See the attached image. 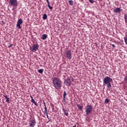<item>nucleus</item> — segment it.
I'll return each mask as SVG.
<instances>
[{"instance_id":"obj_1","label":"nucleus","mask_w":127,"mask_h":127,"mask_svg":"<svg viewBox=\"0 0 127 127\" xmlns=\"http://www.w3.org/2000/svg\"><path fill=\"white\" fill-rule=\"evenodd\" d=\"M52 81L53 82V86L55 89L59 90V89L62 88V81H61L60 78L58 77H54L52 78Z\"/></svg>"},{"instance_id":"obj_2","label":"nucleus","mask_w":127,"mask_h":127,"mask_svg":"<svg viewBox=\"0 0 127 127\" xmlns=\"http://www.w3.org/2000/svg\"><path fill=\"white\" fill-rule=\"evenodd\" d=\"M111 82H113V79L109 76H106L103 80V85L104 86H107V88H111L112 87Z\"/></svg>"},{"instance_id":"obj_3","label":"nucleus","mask_w":127,"mask_h":127,"mask_svg":"<svg viewBox=\"0 0 127 127\" xmlns=\"http://www.w3.org/2000/svg\"><path fill=\"white\" fill-rule=\"evenodd\" d=\"M92 111H93V107L91 105H87L85 109L86 115L89 116V115L92 113Z\"/></svg>"},{"instance_id":"obj_4","label":"nucleus","mask_w":127,"mask_h":127,"mask_svg":"<svg viewBox=\"0 0 127 127\" xmlns=\"http://www.w3.org/2000/svg\"><path fill=\"white\" fill-rule=\"evenodd\" d=\"M64 57L69 60L72 59V54L71 53V51L69 50L66 51L64 53Z\"/></svg>"},{"instance_id":"obj_5","label":"nucleus","mask_w":127,"mask_h":127,"mask_svg":"<svg viewBox=\"0 0 127 127\" xmlns=\"http://www.w3.org/2000/svg\"><path fill=\"white\" fill-rule=\"evenodd\" d=\"M38 48H39V46L38 44H34L32 47L30 48V50H31L32 52H35L37 51Z\"/></svg>"},{"instance_id":"obj_6","label":"nucleus","mask_w":127,"mask_h":127,"mask_svg":"<svg viewBox=\"0 0 127 127\" xmlns=\"http://www.w3.org/2000/svg\"><path fill=\"white\" fill-rule=\"evenodd\" d=\"M9 3L11 6H17L18 5L17 0H9Z\"/></svg>"},{"instance_id":"obj_7","label":"nucleus","mask_w":127,"mask_h":127,"mask_svg":"<svg viewBox=\"0 0 127 127\" xmlns=\"http://www.w3.org/2000/svg\"><path fill=\"white\" fill-rule=\"evenodd\" d=\"M72 82H73V79H70L69 78L64 80V83L66 86H71V84H72Z\"/></svg>"},{"instance_id":"obj_8","label":"nucleus","mask_w":127,"mask_h":127,"mask_svg":"<svg viewBox=\"0 0 127 127\" xmlns=\"http://www.w3.org/2000/svg\"><path fill=\"white\" fill-rule=\"evenodd\" d=\"M35 126H36V120L35 118H33L29 121V127H35Z\"/></svg>"},{"instance_id":"obj_9","label":"nucleus","mask_w":127,"mask_h":127,"mask_svg":"<svg viewBox=\"0 0 127 127\" xmlns=\"http://www.w3.org/2000/svg\"><path fill=\"white\" fill-rule=\"evenodd\" d=\"M23 21L21 18L18 19L16 24V27H18V29H21V26L20 25L22 24Z\"/></svg>"},{"instance_id":"obj_10","label":"nucleus","mask_w":127,"mask_h":127,"mask_svg":"<svg viewBox=\"0 0 127 127\" xmlns=\"http://www.w3.org/2000/svg\"><path fill=\"white\" fill-rule=\"evenodd\" d=\"M114 11L115 13H119V12H121V8L117 7L114 9Z\"/></svg>"},{"instance_id":"obj_11","label":"nucleus","mask_w":127,"mask_h":127,"mask_svg":"<svg viewBox=\"0 0 127 127\" xmlns=\"http://www.w3.org/2000/svg\"><path fill=\"white\" fill-rule=\"evenodd\" d=\"M46 38H47V35L46 34H43L42 36V39L43 40H45V39H46Z\"/></svg>"},{"instance_id":"obj_12","label":"nucleus","mask_w":127,"mask_h":127,"mask_svg":"<svg viewBox=\"0 0 127 127\" xmlns=\"http://www.w3.org/2000/svg\"><path fill=\"white\" fill-rule=\"evenodd\" d=\"M4 98H5L6 99V102L7 103H10V102L9 101V98L8 97H7V95H3Z\"/></svg>"},{"instance_id":"obj_13","label":"nucleus","mask_w":127,"mask_h":127,"mask_svg":"<svg viewBox=\"0 0 127 127\" xmlns=\"http://www.w3.org/2000/svg\"><path fill=\"white\" fill-rule=\"evenodd\" d=\"M31 102V103H33V104H34L35 106H38V104H37V103H36V102H35L34 99H32Z\"/></svg>"},{"instance_id":"obj_14","label":"nucleus","mask_w":127,"mask_h":127,"mask_svg":"<svg viewBox=\"0 0 127 127\" xmlns=\"http://www.w3.org/2000/svg\"><path fill=\"white\" fill-rule=\"evenodd\" d=\"M43 19L45 20V19H47V15L46 14H44L43 16Z\"/></svg>"},{"instance_id":"obj_15","label":"nucleus","mask_w":127,"mask_h":127,"mask_svg":"<svg viewBox=\"0 0 127 127\" xmlns=\"http://www.w3.org/2000/svg\"><path fill=\"white\" fill-rule=\"evenodd\" d=\"M124 18H125V22L127 23V13L125 14Z\"/></svg>"},{"instance_id":"obj_16","label":"nucleus","mask_w":127,"mask_h":127,"mask_svg":"<svg viewBox=\"0 0 127 127\" xmlns=\"http://www.w3.org/2000/svg\"><path fill=\"white\" fill-rule=\"evenodd\" d=\"M69 2V5H73V4H74V1H73V0H69L68 1Z\"/></svg>"},{"instance_id":"obj_17","label":"nucleus","mask_w":127,"mask_h":127,"mask_svg":"<svg viewBox=\"0 0 127 127\" xmlns=\"http://www.w3.org/2000/svg\"><path fill=\"white\" fill-rule=\"evenodd\" d=\"M77 108H78V109H79V110H82V106H81V105H80V104H77Z\"/></svg>"},{"instance_id":"obj_18","label":"nucleus","mask_w":127,"mask_h":127,"mask_svg":"<svg viewBox=\"0 0 127 127\" xmlns=\"http://www.w3.org/2000/svg\"><path fill=\"white\" fill-rule=\"evenodd\" d=\"M38 71L39 72V73H40V74H42V73H43V69H40L38 70Z\"/></svg>"},{"instance_id":"obj_19","label":"nucleus","mask_w":127,"mask_h":127,"mask_svg":"<svg viewBox=\"0 0 127 127\" xmlns=\"http://www.w3.org/2000/svg\"><path fill=\"white\" fill-rule=\"evenodd\" d=\"M124 40L126 44H127V35L124 37Z\"/></svg>"},{"instance_id":"obj_20","label":"nucleus","mask_w":127,"mask_h":127,"mask_svg":"<svg viewBox=\"0 0 127 127\" xmlns=\"http://www.w3.org/2000/svg\"><path fill=\"white\" fill-rule=\"evenodd\" d=\"M45 110L44 111V114H46L47 113V108L46 107V106H45Z\"/></svg>"},{"instance_id":"obj_21","label":"nucleus","mask_w":127,"mask_h":127,"mask_svg":"<svg viewBox=\"0 0 127 127\" xmlns=\"http://www.w3.org/2000/svg\"><path fill=\"white\" fill-rule=\"evenodd\" d=\"M48 6L49 8H50V9H52L53 8V7L51 6L50 3L48 4Z\"/></svg>"},{"instance_id":"obj_22","label":"nucleus","mask_w":127,"mask_h":127,"mask_svg":"<svg viewBox=\"0 0 127 127\" xmlns=\"http://www.w3.org/2000/svg\"><path fill=\"white\" fill-rule=\"evenodd\" d=\"M110 101L109 100V99H106L105 101V104H109V102Z\"/></svg>"},{"instance_id":"obj_23","label":"nucleus","mask_w":127,"mask_h":127,"mask_svg":"<svg viewBox=\"0 0 127 127\" xmlns=\"http://www.w3.org/2000/svg\"><path fill=\"white\" fill-rule=\"evenodd\" d=\"M67 95V93H66V91L64 92V98H65Z\"/></svg>"},{"instance_id":"obj_24","label":"nucleus","mask_w":127,"mask_h":127,"mask_svg":"<svg viewBox=\"0 0 127 127\" xmlns=\"http://www.w3.org/2000/svg\"><path fill=\"white\" fill-rule=\"evenodd\" d=\"M45 115H46V116H47V119H49V117L48 116V113H47V112H46V113H44Z\"/></svg>"},{"instance_id":"obj_25","label":"nucleus","mask_w":127,"mask_h":127,"mask_svg":"<svg viewBox=\"0 0 127 127\" xmlns=\"http://www.w3.org/2000/svg\"><path fill=\"white\" fill-rule=\"evenodd\" d=\"M63 111L64 112V113H66L67 112V110H65L64 108H63Z\"/></svg>"},{"instance_id":"obj_26","label":"nucleus","mask_w":127,"mask_h":127,"mask_svg":"<svg viewBox=\"0 0 127 127\" xmlns=\"http://www.w3.org/2000/svg\"><path fill=\"white\" fill-rule=\"evenodd\" d=\"M90 3H94V0H89Z\"/></svg>"},{"instance_id":"obj_27","label":"nucleus","mask_w":127,"mask_h":127,"mask_svg":"<svg viewBox=\"0 0 127 127\" xmlns=\"http://www.w3.org/2000/svg\"><path fill=\"white\" fill-rule=\"evenodd\" d=\"M124 81H125L126 82H127V75L125 77V78H124Z\"/></svg>"},{"instance_id":"obj_28","label":"nucleus","mask_w":127,"mask_h":127,"mask_svg":"<svg viewBox=\"0 0 127 127\" xmlns=\"http://www.w3.org/2000/svg\"><path fill=\"white\" fill-rule=\"evenodd\" d=\"M64 113L65 116H66V117L68 116V113L67 112H64Z\"/></svg>"},{"instance_id":"obj_29","label":"nucleus","mask_w":127,"mask_h":127,"mask_svg":"<svg viewBox=\"0 0 127 127\" xmlns=\"http://www.w3.org/2000/svg\"><path fill=\"white\" fill-rule=\"evenodd\" d=\"M12 46H13V44H11L9 46H8V48H10V47H11Z\"/></svg>"},{"instance_id":"obj_30","label":"nucleus","mask_w":127,"mask_h":127,"mask_svg":"<svg viewBox=\"0 0 127 127\" xmlns=\"http://www.w3.org/2000/svg\"><path fill=\"white\" fill-rule=\"evenodd\" d=\"M46 1H47V2L48 4H49V3H50L49 2V0H46Z\"/></svg>"},{"instance_id":"obj_31","label":"nucleus","mask_w":127,"mask_h":127,"mask_svg":"<svg viewBox=\"0 0 127 127\" xmlns=\"http://www.w3.org/2000/svg\"><path fill=\"white\" fill-rule=\"evenodd\" d=\"M63 100L64 101V102H66V100H65V97L63 98Z\"/></svg>"},{"instance_id":"obj_32","label":"nucleus","mask_w":127,"mask_h":127,"mask_svg":"<svg viewBox=\"0 0 127 127\" xmlns=\"http://www.w3.org/2000/svg\"><path fill=\"white\" fill-rule=\"evenodd\" d=\"M52 109L53 110H54V106H52Z\"/></svg>"},{"instance_id":"obj_33","label":"nucleus","mask_w":127,"mask_h":127,"mask_svg":"<svg viewBox=\"0 0 127 127\" xmlns=\"http://www.w3.org/2000/svg\"><path fill=\"white\" fill-rule=\"evenodd\" d=\"M43 103H44V106L45 107V106H46V104H45V102L43 101Z\"/></svg>"},{"instance_id":"obj_34","label":"nucleus","mask_w":127,"mask_h":127,"mask_svg":"<svg viewBox=\"0 0 127 127\" xmlns=\"http://www.w3.org/2000/svg\"><path fill=\"white\" fill-rule=\"evenodd\" d=\"M112 47H115L116 46H115V45L112 44Z\"/></svg>"},{"instance_id":"obj_35","label":"nucleus","mask_w":127,"mask_h":127,"mask_svg":"<svg viewBox=\"0 0 127 127\" xmlns=\"http://www.w3.org/2000/svg\"><path fill=\"white\" fill-rule=\"evenodd\" d=\"M30 98H31V100H32V99H33V97L31 95H30Z\"/></svg>"}]
</instances>
